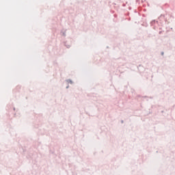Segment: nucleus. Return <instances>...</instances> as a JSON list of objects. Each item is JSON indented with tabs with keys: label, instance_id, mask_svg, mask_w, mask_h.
I'll return each instance as SVG.
<instances>
[{
	"label": "nucleus",
	"instance_id": "4",
	"mask_svg": "<svg viewBox=\"0 0 175 175\" xmlns=\"http://www.w3.org/2000/svg\"><path fill=\"white\" fill-rule=\"evenodd\" d=\"M62 36H66V34L65 33V32H63V33H62Z\"/></svg>",
	"mask_w": 175,
	"mask_h": 175
},
{
	"label": "nucleus",
	"instance_id": "7",
	"mask_svg": "<svg viewBox=\"0 0 175 175\" xmlns=\"http://www.w3.org/2000/svg\"><path fill=\"white\" fill-rule=\"evenodd\" d=\"M66 88L68 90V88H69V85H67Z\"/></svg>",
	"mask_w": 175,
	"mask_h": 175
},
{
	"label": "nucleus",
	"instance_id": "10",
	"mask_svg": "<svg viewBox=\"0 0 175 175\" xmlns=\"http://www.w3.org/2000/svg\"><path fill=\"white\" fill-rule=\"evenodd\" d=\"M14 110H16V108H15V107H14Z\"/></svg>",
	"mask_w": 175,
	"mask_h": 175
},
{
	"label": "nucleus",
	"instance_id": "8",
	"mask_svg": "<svg viewBox=\"0 0 175 175\" xmlns=\"http://www.w3.org/2000/svg\"><path fill=\"white\" fill-rule=\"evenodd\" d=\"M121 122H122V124H124V120H122Z\"/></svg>",
	"mask_w": 175,
	"mask_h": 175
},
{
	"label": "nucleus",
	"instance_id": "9",
	"mask_svg": "<svg viewBox=\"0 0 175 175\" xmlns=\"http://www.w3.org/2000/svg\"><path fill=\"white\" fill-rule=\"evenodd\" d=\"M139 68H142V66H139Z\"/></svg>",
	"mask_w": 175,
	"mask_h": 175
},
{
	"label": "nucleus",
	"instance_id": "3",
	"mask_svg": "<svg viewBox=\"0 0 175 175\" xmlns=\"http://www.w3.org/2000/svg\"><path fill=\"white\" fill-rule=\"evenodd\" d=\"M64 44H65L66 47H67V49H70V45L66 44V42H65Z\"/></svg>",
	"mask_w": 175,
	"mask_h": 175
},
{
	"label": "nucleus",
	"instance_id": "2",
	"mask_svg": "<svg viewBox=\"0 0 175 175\" xmlns=\"http://www.w3.org/2000/svg\"><path fill=\"white\" fill-rule=\"evenodd\" d=\"M66 83H68V84H73V81H72V79H67Z\"/></svg>",
	"mask_w": 175,
	"mask_h": 175
},
{
	"label": "nucleus",
	"instance_id": "5",
	"mask_svg": "<svg viewBox=\"0 0 175 175\" xmlns=\"http://www.w3.org/2000/svg\"><path fill=\"white\" fill-rule=\"evenodd\" d=\"M159 35H161V34L162 33V31H160L159 32Z\"/></svg>",
	"mask_w": 175,
	"mask_h": 175
},
{
	"label": "nucleus",
	"instance_id": "1",
	"mask_svg": "<svg viewBox=\"0 0 175 175\" xmlns=\"http://www.w3.org/2000/svg\"><path fill=\"white\" fill-rule=\"evenodd\" d=\"M155 23H158V21H155V20H152L151 22H150V25L151 27H154V25L155 24Z\"/></svg>",
	"mask_w": 175,
	"mask_h": 175
},
{
	"label": "nucleus",
	"instance_id": "6",
	"mask_svg": "<svg viewBox=\"0 0 175 175\" xmlns=\"http://www.w3.org/2000/svg\"><path fill=\"white\" fill-rule=\"evenodd\" d=\"M165 54L164 52H161V55H163Z\"/></svg>",
	"mask_w": 175,
	"mask_h": 175
}]
</instances>
